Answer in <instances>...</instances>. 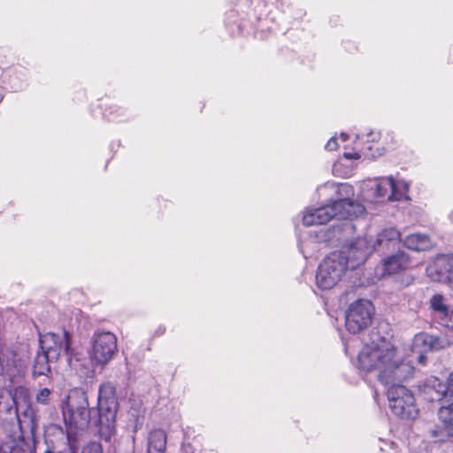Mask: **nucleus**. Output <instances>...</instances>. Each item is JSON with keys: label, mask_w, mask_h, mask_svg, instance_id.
Masks as SVG:
<instances>
[{"label": "nucleus", "mask_w": 453, "mask_h": 453, "mask_svg": "<svg viewBox=\"0 0 453 453\" xmlns=\"http://www.w3.org/2000/svg\"><path fill=\"white\" fill-rule=\"evenodd\" d=\"M118 410L116 389L111 383L107 382L99 388L96 411L89 408L88 397L82 394L76 402L72 400L68 403L64 418L70 428L77 430H85L93 424L98 428L100 438L109 441L116 432Z\"/></svg>", "instance_id": "nucleus-2"}, {"label": "nucleus", "mask_w": 453, "mask_h": 453, "mask_svg": "<svg viewBox=\"0 0 453 453\" xmlns=\"http://www.w3.org/2000/svg\"><path fill=\"white\" fill-rule=\"evenodd\" d=\"M429 276L435 281H453V254L438 255L427 268Z\"/></svg>", "instance_id": "nucleus-11"}, {"label": "nucleus", "mask_w": 453, "mask_h": 453, "mask_svg": "<svg viewBox=\"0 0 453 453\" xmlns=\"http://www.w3.org/2000/svg\"><path fill=\"white\" fill-rule=\"evenodd\" d=\"M44 453H55L52 449H48Z\"/></svg>", "instance_id": "nucleus-39"}, {"label": "nucleus", "mask_w": 453, "mask_h": 453, "mask_svg": "<svg viewBox=\"0 0 453 453\" xmlns=\"http://www.w3.org/2000/svg\"><path fill=\"white\" fill-rule=\"evenodd\" d=\"M344 157L347 158H359L360 156L357 153L351 154V153H344Z\"/></svg>", "instance_id": "nucleus-35"}, {"label": "nucleus", "mask_w": 453, "mask_h": 453, "mask_svg": "<svg viewBox=\"0 0 453 453\" xmlns=\"http://www.w3.org/2000/svg\"><path fill=\"white\" fill-rule=\"evenodd\" d=\"M86 453H103V447L99 442H90L85 449Z\"/></svg>", "instance_id": "nucleus-28"}, {"label": "nucleus", "mask_w": 453, "mask_h": 453, "mask_svg": "<svg viewBox=\"0 0 453 453\" xmlns=\"http://www.w3.org/2000/svg\"><path fill=\"white\" fill-rule=\"evenodd\" d=\"M337 147H338V143H337L336 138L332 137L326 144L325 149L326 150L333 151V150H335L337 149Z\"/></svg>", "instance_id": "nucleus-31"}, {"label": "nucleus", "mask_w": 453, "mask_h": 453, "mask_svg": "<svg viewBox=\"0 0 453 453\" xmlns=\"http://www.w3.org/2000/svg\"><path fill=\"white\" fill-rule=\"evenodd\" d=\"M312 242L311 240H305L303 242H301L299 243V250L301 251V253L304 256V257H311L312 254L311 252H309L307 250V248L309 246V244H311Z\"/></svg>", "instance_id": "nucleus-29"}, {"label": "nucleus", "mask_w": 453, "mask_h": 453, "mask_svg": "<svg viewBox=\"0 0 453 453\" xmlns=\"http://www.w3.org/2000/svg\"><path fill=\"white\" fill-rule=\"evenodd\" d=\"M72 335L66 330H63L61 334L48 333L40 338L41 349L48 354L51 359L58 360L62 354L71 356Z\"/></svg>", "instance_id": "nucleus-8"}, {"label": "nucleus", "mask_w": 453, "mask_h": 453, "mask_svg": "<svg viewBox=\"0 0 453 453\" xmlns=\"http://www.w3.org/2000/svg\"><path fill=\"white\" fill-rule=\"evenodd\" d=\"M25 451L23 438L18 440L13 435H9L0 442V453H25Z\"/></svg>", "instance_id": "nucleus-21"}, {"label": "nucleus", "mask_w": 453, "mask_h": 453, "mask_svg": "<svg viewBox=\"0 0 453 453\" xmlns=\"http://www.w3.org/2000/svg\"><path fill=\"white\" fill-rule=\"evenodd\" d=\"M441 326L447 327L448 329L453 332V311L445 319V322H443Z\"/></svg>", "instance_id": "nucleus-32"}, {"label": "nucleus", "mask_w": 453, "mask_h": 453, "mask_svg": "<svg viewBox=\"0 0 453 453\" xmlns=\"http://www.w3.org/2000/svg\"><path fill=\"white\" fill-rule=\"evenodd\" d=\"M393 188V177H383L379 180L376 185L375 194L380 198L387 197L391 200V191Z\"/></svg>", "instance_id": "nucleus-22"}, {"label": "nucleus", "mask_w": 453, "mask_h": 453, "mask_svg": "<svg viewBox=\"0 0 453 453\" xmlns=\"http://www.w3.org/2000/svg\"><path fill=\"white\" fill-rule=\"evenodd\" d=\"M167 436L162 429L151 431L148 438V453H165Z\"/></svg>", "instance_id": "nucleus-17"}, {"label": "nucleus", "mask_w": 453, "mask_h": 453, "mask_svg": "<svg viewBox=\"0 0 453 453\" xmlns=\"http://www.w3.org/2000/svg\"><path fill=\"white\" fill-rule=\"evenodd\" d=\"M31 453H35V449H34Z\"/></svg>", "instance_id": "nucleus-41"}, {"label": "nucleus", "mask_w": 453, "mask_h": 453, "mask_svg": "<svg viewBox=\"0 0 453 453\" xmlns=\"http://www.w3.org/2000/svg\"><path fill=\"white\" fill-rule=\"evenodd\" d=\"M355 226L351 221H343L333 225L325 231L320 230L317 236L319 242L344 245L352 237Z\"/></svg>", "instance_id": "nucleus-10"}, {"label": "nucleus", "mask_w": 453, "mask_h": 453, "mask_svg": "<svg viewBox=\"0 0 453 453\" xmlns=\"http://www.w3.org/2000/svg\"><path fill=\"white\" fill-rule=\"evenodd\" d=\"M426 352L424 350L418 354V364L425 365L426 364V356L425 355Z\"/></svg>", "instance_id": "nucleus-33"}, {"label": "nucleus", "mask_w": 453, "mask_h": 453, "mask_svg": "<svg viewBox=\"0 0 453 453\" xmlns=\"http://www.w3.org/2000/svg\"><path fill=\"white\" fill-rule=\"evenodd\" d=\"M105 117L110 121H122L126 116V111L119 106H111L104 111Z\"/></svg>", "instance_id": "nucleus-24"}, {"label": "nucleus", "mask_w": 453, "mask_h": 453, "mask_svg": "<svg viewBox=\"0 0 453 453\" xmlns=\"http://www.w3.org/2000/svg\"><path fill=\"white\" fill-rule=\"evenodd\" d=\"M337 199L329 204L305 211L303 216L304 226L324 225L332 219H348L357 218L364 214L365 209L358 203L353 201L354 188L348 183L337 186Z\"/></svg>", "instance_id": "nucleus-3"}, {"label": "nucleus", "mask_w": 453, "mask_h": 453, "mask_svg": "<svg viewBox=\"0 0 453 453\" xmlns=\"http://www.w3.org/2000/svg\"><path fill=\"white\" fill-rule=\"evenodd\" d=\"M433 436H434V437H437V433H436V431H433Z\"/></svg>", "instance_id": "nucleus-40"}, {"label": "nucleus", "mask_w": 453, "mask_h": 453, "mask_svg": "<svg viewBox=\"0 0 453 453\" xmlns=\"http://www.w3.org/2000/svg\"><path fill=\"white\" fill-rule=\"evenodd\" d=\"M430 316L434 322L441 325L453 311L441 294L434 295L429 301Z\"/></svg>", "instance_id": "nucleus-15"}, {"label": "nucleus", "mask_w": 453, "mask_h": 453, "mask_svg": "<svg viewBox=\"0 0 453 453\" xmlns=\"http://www.w3.org/2000/svg\"><path fill=\"white\" fill-rule=\"evenodd\" d=\"M348 137L349 135L346 133L341 134V138L342 139L343 142L347 141Z\"/></svg>", "instance_id": "nucleus-36"}, {"label": "nucleus", "mask_w": 453, "mask_h": 453, "mask_svg": "<svg viewBox=\"0 0 453 453\" xmlns=\"http://www.w3.org/2000/svg\"><path fill=\"white\" fill-rule=\"evenodd\" d=\"M438 418L447 434L453 438V403L445 402L438 410Z\"/></svg>", "instance_id": "nucleus-20"}, {"label": "nucleus", "mask_w": 453, "mask_h": 453, "mask_svg": "<svg viewBox=\"0 0 453 453\" xmlns=\"http://www.w3.org/2000/svg\"><path fill=\"white\" fill-rule=\"evenodd\" d=\"M371 242L373 251L385 254L393 251L400 245L401 234L395 227H389L378 234L376 240L368 239Z\"/></svg>", "instance_id": "nucleus-12"}, {"label": "nucleus", "mask_w": 453, "mask_h": 453, "mask_svg": "<svg viewBox=\"0 0 453 453\" xmlns=\"http://www.w3.org/2000/svg\"><path fill=\"white\" fill-rule=\"evenodd\" d=\"M450 289H451V296L453 297V281L451 283L449 284Z\"/></svg>", "instance_id": "nucleus-37"}, {"label": "nucleus", "mask_w": 453, "mask_h": 453, "mask_svg": "<svg viewBox=\"0 0 453 453\" xmlns=\"http://www.w3.org/2000/svg\"><path fill=\"white\" fill-rule=\"evenodd\" d=\"M92 361L100 365H105L118 350L117 337L109 331H96L91 338Z\"/></svg>", "instance_id": "nucleus-6"}, {"label": "nucleus", "mask_w": 453, "mask_h": 453, "mask_svg": "<svg viewBox=\"0 0 453 453\" xmlns=\"http://www.w3.org/2000/svg\"><path fill=\"white\" fill-rule=\"evenodd\" d=\"M54 361L57 360L51 359V357L42 350L39 351L33 364V377L35 378L42 375L48 376L50 372V363Z\"/></svg>", "instance_id": "nucleus-19"}, {"label": "nucleus", "mask_w": 453, "mask_h": 453, "mask_svg": "<svg viewBox=\"0 0 453 453\" xmlns=\"http://www.w3.org/2000/svg\"><path fill=\"white\" fill-rule=\"evenodd\" d=\"M449 345L448 339L429 334L415 335L412 352H418L419 348H424V352L438 351L446 349Z\"/></svg>", "instance_id": "nucleus-13"}, {"label": "nucleus", "mask_w": 453, "mask_h": 453, "mask_svg": "<svg viewBox=\"0 0 453 453\" xmlns=\"http://www.w3.org/2000/svg\"><path fill=\"white\" fill-rule=\"evenodd\" d=\"M444 402L453 403V372H451L445 383H443Z\"/></svg>", "instance_id": "nucleus-25"}, {"label": "nucleus", "mask_w": 453, "mask_h": 453, "mask_svg": "<svg viewBox=\"0 0 453 453\" xmlns=\"http://www.w3.org/2000/svg\"><path fill=\"white\" fill-rule=\"evenodd\" d=\"M165 332V328L162 326H160L156 331H155V335L156 336H160V335H163Z\"/></svg>", "instance_id": "nucleus-34"}, {"label": "nucleus", "mask_w": 453, "mask_h": 453, "mask_svg": "<svg viewBox=\"0 0 453 453\" xmlns=\"http://www.w3.org/2000/svg\"><path fill=\"white\" fill-rule=\"evenodd\" d=\"M28 361L25 349L18 347L0 348V375H5L11 381L24 374Z\"/></svg>", "instance_id": "nucleus-5"}, {"label": "nucleus", "mask_w": 453, "mask_h": 453, "mask_svg": "<svg viewBox=\"0 0 453 453\" xmlns=\"http://www.w3.org/2000/svg\"><path fill=\"white\" fill-rule=\"evenodd\" d=\"M335 252L342 253L346 257L348 270H355L366 261L373 250L368 238L364 237L357 238L344 250Z\"/></svg>", "instance_id": "nucleus-9"}, {"label": "nucleus", "mask_w": 453, "mask_h": 453, "mask_svg": "<svg viewBox=\"0 0 453 453\" xmlns=\"http://www.w3.org/2000/svg\"><path fill=\"white\" fill-rule=\"evenodd\" d=\"M50 394L51 391L47 388L40 389L36 395L37 403L47 404L49 403Z\"/></svg>", "instance_id": "nucleus-26"}, {"label": "nucleus", "mask_w": 453, "mask_h": 453, "mask_svg": "<svg viewBox=\"0 0 453 453\" xmlns=\"http://www.w3.org/2000/svg\"><path fill=\"white\" fill-rule=\"evenodd\" d=\"M419 391L424 395V397L430 401L444 402L443 382L437 377L431 376L426 378L424 382L419 386Z\"/></svg>", "instance_id": "nucleus-14"}, {"label": "nucleus", "mask_w": 453, "mask_h": 453, "mask_svg": "<svg viewBox=\"0 0 453 453\" xmlns=\"http://www.w3.org/2000/svg\"><path fill=\"white\" fill-rule=\"evenodd\" d=\"M403 245L411 250H426L431 247V241L425 234H411L405 237Z\"/></svg>", "instance_id": "nucleus-18"}, {"label": "nucleus", "mask_w": 453, "mask_h": 453, "mask_svg": "<svg viewBox=\"0 0 453 453\" xmlns=\"http://www.w3.org/2000/svg\"><path fill=\"white\" fill-rule=\"evenodd\" d=\"M234 16H235V12L234 10L230 11L227 13V17H226V26L236 25L237 31L241 32L242 25L240 23H237L235 20H232V18H234Z\"/></svg>", "instance_id": "nucleus-30"}, {"label": "nucleus", "mask_w": 453, "mask_h": 453, "mask_svg": "<svg viewBox=\"0 0 453 453\" xmlns=\"http://www.w3.org/2000/svg\"><path fill=\"white\" fill-rule=\"evenodd\" d=\"M409 190V185L403 180L393 179V188L391 191V200L400 201L407 198V192Z\"/></svg>", "instance_id": "nucleus-23"}, {"label": "nucleus", "mask_w": 453, "mask_h": 453, "mask_svg": "<svg viewBox=\"0 0 453 453\" xmlns=\"http://www.w3.org/2000/svg\"><path fill=\"white\" fill-rule=\"evenodd\" d=\"M346 265V257L342 253L334 251L326 256L317 270V287L322 290L333 288L348 270Z\"/></svg>", "instance_id": "nucleus-4"}, {"label": "nucleus", "mask_w": 453, "mask_h": 453, "mask_svg": "<svg viewBox=\"0 0 453 453\" xmlns=\"http://www.w3.org/2000/svg\"><path fill=\"white\" fill-rule=\"evenodd\" d=\"M409 256L402 250L391 255L383 260V268L388 274H395L409 265Z\"/></svg>", "instance_id": "nucleus-16"}, {"label": "nucleus", "mask_w": 453, "mask_h": 453, "mask_svg": "<svg viewBox=\"0 0 453 453\" xmlns=\"http://www.w3.org/2000/svg\"><path fill=\"white\" fill-rule=\"evenodd\" d=\"M374 307L368 300H358L346 312L345 326L350 334H358L371 323Z\"/></svg>", "instance_id": "nucleus-7"}, {"label": "nucleus", "mask_w": 453, "mask_h": 453, "mask_svg": "<svg viewBox=\"0 0 453 453\" xmlns=\"http://www.w3.org/2000/svg\"><path fill=\"white\" fill-rule=\"evenodd\" d=\"M358 366L367 372H378V380L388 388V405L394 414L406 419L417 418L414 395L402 385L412 376L414 367L397 358L394 347L380 346L374 342L365 344L358 355Z\"/></svg>", "instance_id": "nucleus-1"}, {"label": "nucleus", "mask_w": 453, "mask_h": 453, "mask_svg": "<svg viewBox=\"0 0 453 453\" xmlns=\"http://www.w3.org/2000/svg\"><path fill=\"white\" fill-rule=\"evenodd\" d=\"M365 137V141L367 142H377L380 140V132L371 131V132L367 133L365 135L357 134V139L364 140Z\"/></svg>", "instance_id": "nucleus-27"}, {"label": "nucleus", "mask_w": 453, "mask_h": 453, "mask_svg": "<svg viewBox=\"0 0 453 453\" xmlns=\"http://www.w3.org/2000/svg\"><path fill=\"white\" fill-rule=\"evenodd\" d=\"M191 449V447L190 446H188V447H185L184 448V451L185 453H188V450Z\"/></svg>", "instance_id": "nucleus-38"}]
</instances>
